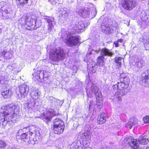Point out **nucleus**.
<instances>
[{"label": "nucleus", "mask_w": 149, "mask_h": 149, "mask_svg": "<svg viewBox=\"0 0 149 149\" xmlns=\"http://www.w3.org/2000/svg\"><path fill=\"white\" fill-rule=\"evenodd\" d=\"M17 108V106L13 104L2 107L0 112V124L5 126L8 123L16 121L19 117L15 113Z\"/></svg>", "instance_id": "f257e3e1"}, {"label": "nucleus", "mask_w": 149, "mask_h": 149, "mask_svg": "<svg viewBox=\"0 0 149 149\" xmlns=\"http://www.w3.org/2000/svg\"><path fill=\"white\" fill-rule=\"evenodd\" d=\"M129 85L125 84L122 81L120 82H118L116 84H115L113 86L114 90L116 91L118 89L120 90L118 91L114 95V99L121 102L122 97L127 94L129 92V90L128 88Z\"/></svg>", "instance_id": "f03ea898"}, {"label": "nucleus", "mask_w": 149, "mask_h": 149, "mask_svg": "<svg viewBox=\"0 0 149 149\" xmlns=\"http://www.w3.org/2000/svg\"><path fill=\"white\" fill-rule=\"evenodd\" d=\"M86 89L87 95L88 97L87 102L89 101L90 102L91 104L89 105V108H90L93 105V101L89 99V98L91 99L93 95H95L96 100H97L98 97L100 98L102 96L96 85L91 81L88 82Z\"/></svg>", "instance_id": "7ed1b4c3"}, {"label": "nucleus", "mask_w": 149, "mask_h": 149, "mask_svg": "<svg viewBox=\"0 0 149 149\" xmlns=\"http://www.w3.org/2000/svg\"><path fill=\"white\" fill-rule=\"evenodd\" d=\"M21 19L22 20L24 21L25 24L31 27L29 30L37 29L42 24L41 20L33 15L23 17Z\"/></svg>", "instance_id": "20e7f679"}, {"label": "nucleus", "mask_w": 149, "mask_h": 149, "mask_svg": "<svg viewBox=\"0 0 149 149\" xmlns=\"http://www.w3.org/2000/svg\"><path fill=\"white\" fill-rule=\"evenodd\" d=\"M61 34L65 42L70 46H76L79 42V37L73 33H65V32L62 30Z\"/></svg>", "instance_id": "39448f33"}, {"label": "nucleus", "mask_w": 149, "mask_h": 149, "mask_svg": "<svg viewBox=\"0 0 149 149\" xmlns=\"http://www.w3.org/2000/svg\"><path fill=\"white\" fill-rule=\"evenodd\" d=\"M32 127H26L19 130L17 134L21 140L25 142H29L33 140L34 133L31 130Z\"/></svg>", "instance_id": "423d86ee"}, {"label": "nucleus", "mask_w": 149, "mask_h": 149, "mask_svg": "<svg viewBox=\"0 0 149 149\" xmlns=\"http://www.w3.org/2000/svg\"><path fill=\"white\" fill-rule=\"evenodd\" d=\"M64 50L61 48H55L52 50L49 54L50 59L52 61H58L63 59Z\"/></svg>", "instance_id": "0eeeda50"}, {"label": "nucleus", "mask_w": 149, "mask_h": 149, "mask_svg": "<svg viewBox=\"0 0 149 149\" xmlns=\"http://www.w3.org/2000/svg\"><path fill=\"white\" fill-rule=\"evenodd\" d=\"M129 140L130 139H129ZM127 141L131 147L134 149H136L138 148L139 143L145 145L149 141L148 139H147L145 136H142L140 137V139L139 141L135 139H132L130 142V143L127 140Z\"/></svg>", "instance_id": "6e6552de"}, {"label": "nucleus", "mask_w": 149, "mask_h": 149, "mask_svg": "<svg viewBox=\"0 0 149 149\" xmlns=\"http://www.w3.org/2000/svg\"><path fill=\"white\" fill-rule=\"evenodd\" d=\"M106 20V19H104L102 22L101 29L102 31L105 33H111L115 32L117 29V27L113 25H111L110 26L109 24L105 22Z\"/></svg>", "instance_id": "1a4fd4ad"}, {"label": "nucleus", "mask_w": 149, "mask_h": 149, "mask_svg": "<svg viewBox=\"0 0 149 149\" xmlns=\"http://www.w3.org/2000/svg\"><path fill=\"white\" fill-rule=\"evenodd\" d=\"M122 5L125 9L131 10L136 6V2L135 0H124Z\"/></svg>", "instance_id": "9d476101"}, {"label": "nucleus", "mask_w": 149, "mask_h": 149, "mask_svg": "<svg viewBox=\"0 0 149 149\" xmlns=\"http://www.w3.org/2000/svg\"><path fill=\"white\" fill-rule=\"evenodd\" d=\"M19 91L16 92L19 98L23 97L27 94L29 91V86L25 84L20 85L19 87Z\"/></svg>", "instance_id": "9b49d317"}, {"label": "nucleus", "mask_w": 149, "mask_h": 149, "mask_svg": "<svg viewBox=\"0 0 149 149\" xmlns=\"http://www.w3.org/2000/svg\"><path fill=\"white\" fill-rule=\"evenodd\" d=\"M43 19L48 24L47 30L49 32L51 31L54 27V25L55 24L54 19V17L47 16H44Z\"/></svg>", "instance_id": "f8f14e48"}, {"label": "nucleus", "mask_w": 149, "mask_h": 149, "mask_svg": "<svg viewBox=\"0 0 149 149\" xmlns=\"http://www.w3.org/2000/svg\"><path fill=\"white\" fill-rule=\"evenodd\" d=\"M54 114V111L51 110L47 111L46 113L42 114V117L47 123L50 121Z\"/></svg>", "instance_id": "ddd939ff"}, {"label": "nucleus", "mask_w": 149, "mask_h": 149, "mask_svg": "<svg viewBox=\"0 0 149 149\" xmlns=\"http://www.w3.org/2000/svg\"><path fill=\"white\" fill-rule=\"evenodd\" d=\"M86 25L85 26V22L83 21L79 22L78 23L76 24L75 26L74 27V29L77 30V32L80 33L83 31L85 27L89 24L87 23Z\"/></svg>", "instance_id": "4468645a"}, {"label": "nucleus", "mask_w": 149, "mask_h": 149, "mask_svg": "<svg viewBox=\"0 0 149 149\" xmlns=\"http://www.w3.org/2000/svg\"><path fill=\"white\" fill-rule=\"evenodd\" d=\"M82 136H83L82 141L83 145L84 146V145H87V146H88L91 137L90 132L87 131L84 134H82Z\"/></svg>", "instance_id": "2eb2a0df"}, {"label": "nucleus", "mask_w": 149, "mask_h": 149, "mask_svg": "<svg viewBox=\"0 0 149 149\" xmlns=\"http://www.w3.org/2000/svg\"><path fill=\"white\" fill-rule=\"evenodd\" d=\"M95 51L97 53H98L100 51V54L101 55L104 57L106 56L111 57L114 54V53L106 48H103L101 50L99 49L98 50H96Z\"/></svg>", "instance_id": "dca6fc26"}, {"label": "nucleus", "mask_w": 149, "mask_h": 149, "mask_svg": "<svg viewBox=\"0 0 149 149\" xmlns=\"http://www.w3.org/2000/svg\"><path fill=\"white\" fill-rule=\"evenodd\" d=\"M88 67H90L89 68V72L90 73H95L96 71V68L97 65V64L94 61L93 62L91 59L87 60V61Z\"/></svg>", "instance_id": "f3484780"}, {"label": "nucleus", "mask_w": 149, "mask_h": 149, "mask_svg": "<svg viewBox=\"0 0 149 149\" xmlns=\"http://www.w3.org/2000/svg\"><path fill=\"white\" fill-rule=\"evenodd\" d=\"M144 65L145 62L143 60H135L132 63V65L137 68V71L140 70Z\"/></svg>", "instance_id": "a211bd4d"}, {"label": "nucleus", "mask_w": 149, "mask_h": 149, "mask_svg": "<svg viewBox=\"0 0 149 149\" xmlns=\"http://www.w3.org/2000/svg\"><path fill=\"white\" fill-rule=\"evenodd\" d=\"M53 131L54 133L60 134L63 132L64 125H61L53 126Z\"/></svg>", "instance_id": "6ab92c4d"}, {"label": "nucleus", "mask_w": 149, "mask_h": 149, "mask_svg": "<svg viewBox=\"0 0 149 149\" xmlns=\"http://www.w3.org/2000/svg\"><path fill=\"white\" fill-rule=\"evenodd\" d=\"M35 100L30 99L27 101V103L26 104V106L28 109H35L36 106L35 105Z\"/></svg>", "instance_id": "aec40b11"}, {"label": "nucleus", "mask_w": 149, "mask_h": 149, "mask_svg": "<svg viewBox=\"0 0 149 149\" xmlns=\"http://www.w3.org/2000/svg\"><path fill=\"white\" fill-rule=\"evenodd\" d=\"M146 73H143L142 74L143 77V84L145 87L149 86V73L148 74H146Z\"/></svg>", "instance_id": "412c9836"}, {"label": "nucleus", "mask_w": 149, "mask_h": 149, "mask_svg": "<svg viewBox=\"0 0 149 149\" xmlns=\"http://www.w3.org/2000/svg\"><path fill=\"white\" fill-rule=\"evenodd\" d=\"M12 94L11 91L8 88L4 89L1 93V95L5 98H8L10 97Z\"/></svg>", "instance_id": "4be33fe9"}, {"label": "nucleus", "mask_w": 149, "mask_h": 149, "mask_svg": "<svg viewBox=\"0 0 149 149\" xmlns=\"http://www.w3.org/2000/svg\"><path fill=\"white\" fill-rule=\"evenodd\" d=\"M30 95L31 97L30 99L36 100L38 99L40 96L38 91L37 90H33L30 92Z\"/></svg>", "instance_id": "5701e85b"}, {"label": "nucleus", "mask_w": 149, "mask_h": 149, "mask_svg": "<svg viewBox=\"0 0 149 149\" xmlns=\"http://www.w3.org/2000/svg\"><path fill=\"white\" fill-rule=\"evenodd\" d=\"M104 113H102L98 117L97 121L99 124H102L104 123L106 120V118L105 116H104Z\"/></svg>", "instance_id": "b1692460"}, {"label": "nucleus", "mask_w": 149, "mask_h": 149, "mask_svg": "<svg viewBox=\"0 0 149 149\" xmlns=\"http://www.w3.org/2000/svg\"><path fill=\"white\" fill-rule=\"evenodd\" d=\"M1 56H3L4 59H9L12 56V54L9 52L4 51L0 53Z\"/></svg>", "instance_id": "393cba45"}, {"label": "nucleus", "mask_w": 149, "mask_h": 149, "mask_svg": "<svg viewBox=\"0 0 149 149\" xmlns=\"http://www.w3.org/2000/svg\"><path fill=\"white\" fill-rule=\"evenodd\" d=\"M48 100L50 103H52V106L57 105L58 104L57 103L59 101V100L58 99L54 98L52 96L49 97L48 98Z\"/></svg>", "instance_id": "a878e982"}, {"label": "nucleus", "mask_w": 149, "mask_h": 149, "mask_svg": "<svg viewBox=\"0 0 149 149\" xmlns=\"http://www.w3.org/2000/svg\"><path fill=\"white\" fill-rule=\"evenodd\" d=\"M17 65L15 63H13L11 65L8 66L6 68V70L9 72H11L13 70L16 71Z\"/></svg>", "instance_id": "bb28decb"}, {"label": "nucleus", "mask_w": 149, "mask_h": 149, "mask_svg": "<svg viewBox=\"0 0 149 149\" xmlns=\"http://www.w3.org/2000/svg\"><path fill=\"white\" fill-rule=\"evenodd\" d=\"M80 12L81 16L84 18H86L88 17L90 13V10L88 9H87L85 10H81Z\"/></svg>", "instance_id": "cd10ccee"}, {"label": "nucleus", "mask_w": 149, "mask_h": 149, "mask_svg": "<svg viewBox=\"0 0 149 149\" xmlns=\"http://www.w3.org/2000/svg\"><path fill=\"white\" fill-rule=\"evenodd\" d=\"M53 126L61 125H64L63 122L59 118H56L53 120Z\"/></svg>", "instance_id": "c85d7f7f"}, {"label": "nucleus", "mask_w": 149, "mask_h": 149, "mask_svg": "<svg viewBox=\"0 0 149 149\" xmlns=\"http://www.w3.org/2000/svg\"><path fill=\"white\" fill-rule=\"evenodd\" d=\"M120 76L121 78L120 79V81H122V82L129 85L130 81L129 77L127 76L124 77L123 76V74H121Z\"/></svg>", "instance_id": "c756f323"}, {"label": "nucleus", "mask_w": 149, "mask_h": 149, "mask_svg": "<svg viewBox=\"0 0 149 149\" xmlns=\"http://www.w3.org/2000/svg\"><path fill=\"white\" fill-rule=\"evenodd\" d=\"M104 57L103 56H101L98 57L97 59V63L100 66H102L104 64Z\"/></svg>", "instance_id": "7c9ffc66"}, {"label": "nucleus", "mask_w": 149, "mask_h": 149, "mask_svg": "<svg viewBox=\"0 0 149 149\" xmlns=\"http://www.w3.org/2000/svg\"><path fill=\"white\" fill-rule=\"evenodd\" d=\"M59 13L62 16H64V17H67L68 16V13H67V9L65 8H62L59 11Z\"/></svg>", "instance_id": "2f4dec72"}, {"label": "nucleus", "mask_w": 149, "mask_h": 149, "mask_svg": "<svg viewBox=\"0 0 149 149\" xmlns=\"http://www.w3.org/2000/svg\"><path fill=\"white\" fill-rule=\"evenodd\" d=\"M135 119V122H133L132 121H130L125 124V126L131 129L132 126L137 123V121Z\"/></svg>", "instance_id": "473e14b6"}, {"label": "nucleus", "mask_w": 149, "mask_h": 149, "mask_svg": "<svg viewBox=\"0 0 149 149\" xmlns=\"http://www.w3.org/2000/svg\"><path fill=\"white\" fill-rule=\"evenodd\" d=\"M122 59L121 57H116L115 58V62L117 64V65L118 67L120 66L122 63L120 61Z\"/></svg>", "instance_id": "72a5a7b5"}, {"label": "nucleus", "mask_w": 149, "mask_h": 149, "mask_svg": "<svg viewBox=\"0 0 149 149\" xmlns=\"http://www.w3.org/2000/svg\"><path fill=\"white\" fill-rule=\"evenodd\" d=\"M18 5L23 6L27 3L29 0H16Z\"/></svg>", "instance_id": "f704fd0d"}, {"label": "nucleus", "mask_w": 149, "mask_h": 149, "mask_svg": "<svg viewBox=\"0 0 149 149\" xmlns=\"http://www.w3.org/2000/svg\"><path fill=\"white\" fill-rule=\"evenodd\" d=\"M36 74L39 75L40 79L44 80V70H42L40 71H38L36 72Z\"/></svg>", "instance_id": "c9c22d12"}, {"label": "nucleus", "mask_w": 149, "mask_h": 149, "mask_svg": "<svg viewBox=\"0 0 149 149\" xmlns=\"http://www.w3.org/2000/svg\"><path fill=\"white\" fill-rule=\"evenodd\" d=\"M140 41L144 43V44L146 43V42H149V39L147 38L146 36H144L140 39Z\"/></svg>", "instance_id": "e433bc0d"}, {"label": "nucleus", "mask_w": 149, "mask_h": 149, "mask_svg": "<svg viewBox=\"0 0 149 149\" xmlns=\"http://www.w3.org/2000/svg\"><path fill=\"white\" fill-rule=\"evenodd\" d=\"M7 146L6 143L2 141H0V149H4Z\"/></svg>", "instance_id": "4c0bfd02"}, {"label": "nucleus", "mask_w": 149, "mask_h": 149, "mask_svg": "<svg viewBox=\"0 0 149 149\" xmlns=\"http://www.w3.org/2000/svg\"><path fill=\"white\" fill-rule=\"evenodd\" d=\"M100 99H102V97L100 98L98 97L97 100H98V101H97L96 104L98 106L101 107L102 105L103 102L102 100H100Z\"/></svg>", "instance_id": "58836bf2"}, {"label": "nucleus", "mask_w": 149, "mask_h": 149, "mask_svg": "<svg viewBox=\"0 0 149 149\" xmlns=\"http://www.w3.org/2000/svg\"><path fill=\"white\" fill-rule=\"evenodd\" d=\"M144 123H149V115H147L144 116L143 119Z\"/></svg>", "instance_id": "ea45409f"}, {"label": "nucleus", "mask_w": 149, "mask_h": 149, "mask_svg": "<svg viewBox=\"0 0 149 149\" xmlns=\"http://www.w3.org/2000/svg\"><path fill=\"white\" fill-rule=\"evenodd\" d=\"M7 81L5 79V78L3 76H0V83L1 84H5Z\"/></svg>", "instance_id": "a19ab883"}, {"label": "nucleus", "mask_w": 149, "mask_h": 149, "mask_svg": "<svg viewBox=\"0 0 149 149\" xmlns=\"http://www.w3.org/2000/svg\"><path fill=\"white\" fill-rule=\"evenodd\" d=\"M44 81H46L48 79V74L46 71L44 70Z\"/></svg>", "instance_id": "79ce46f5"}, {"label": "nucleus", "mask_w": 149, "mask_h": 149, "mask_svg": "<svg viewBox=\"0 0 149 149\" xmlns=\"http://www.w3.org/2000/svg\"><path fill=\"white\" fill-rule=\"evenodd\" d=\"M33 76H35V77L37 79H40V77H39V75L36 74V73H35L34 74H33Z\"/></svg>", "instance_id": "37998d69"}, {"label": "nucleus", "mask_w": 149, "mask_h": 149, "mask_svg": "<svg viewBox=\"0 0 149 149\" xmlns=\"http://www.w3.org/2000/svg\"><path fill=\"white\" fill-rule=\"evenodd\" d=\"M49 1L52 3V4H54L56 3V0H49Z\"/></svg>", "instance_id": "c03bdc74"}, {"label": "nucleus", "mask_w": 149, "mask_h": 149, "mask_svg": "<svg viewBox=\"0 0 149 149\" xmlns=\"http://www.w3.org/2000/svg\"><path fill=\"white\" fill-rule=\"evenodd\" d=\"M85 146V147L84 149H92V148L90 147H87V145H84Z\"/></svg>", "instance_id": "a18cd8bd"}, {"label": "nucleus", "mask_w": 149, "mask_h": 149, "mask_svg": "<svg viewBox=\"0 0 149 149\" xmlns=\"http://www.w3.org/2000/svg\"><path fill=\"white\" fill-rule=\"evenodd\" d=\"M3 12V14L4 13H7L8 10H5Z\"/></svg>", "instance_id": "49530a36"}, {"label": "nucleus", "mask_w": 149, "mask_h": 149, "mask_svg": "<svg viewBox=\"0 0 149 149\" xmlns=\"http://www.w3.org/2000/svg\"><path fill=\"white\" fill-rule=\"evenodd\" d=\"M101 149H109L107 147H104L103 148Z\"/></svg>", "instance_id": "de8ad7c7"}, {"label": "nucleus", "mask_w": 149, "mask_h": 149, "mask_svg": "<svg viewBox=\"0 0 149 149\" xmlns=\"http://www.w3.org/2000/svg\"><path fill=\"white\" fill-rule=\"evenodd\" d=\"M29 127H30V126H29ZM31 127H32L31 130L32 131V132H33H33H34V131H33V130H32L33 129H34V127H31Z\"/></svg>", "instance_id": "09e8293b"}, {"label": "nucleus", "mask_w": 149, "mask_h": 149, "mask_svg": "<svg viewBox=\"0 0 149 149\" xmlns=\"http://www.w3.org/2000/svg\"><path fill=\"white\" fill-rule=\"evenodd\" d=\"M118 41H120L121 42H122L123 41L122 40L120 39L118 40Z\"/></svg>", "instance_id": "8fccbe9b"}, {"label": "nucleus", "mask_w": 149, "mask_h": 149, "mask_svg": "<svg viewBox=\"0 0 149 149\" xmlns=\"http://www.w3.org/2000/svg\"><path fill=\"white\" fill-rule=\"evenodd\" d=\"M118 43H117L116 44V47H118Z\"/></svg>", "instance_id": "3c124183"}, {"label": "nucleus", "mask_w": 149, "mask_h": 149, "mask_svg": "<svg viewBox=\"0 0 149 149\" xmlns=\"http://www.w3.org/2000/svg\"><path fill=\"white\" fill-rule=\"evenodd\" d=\"M1 32V29L0 28V33Z\"/></svg>", "instance_id": "603ef678"}, {"label": "nucleus", "mask_w": 149, "mask_h": 149, "mask_svg": "<svg viewBox=\"0 0 149 149\" xmlns=\"http://www.w3.org/2000/svg\"><path fill=\"white\" fill-rule=\"evenodd\" d=\"M23 24H24V23H22Z\"/></svg>", "instance_id": "864d4df0"}]
</instances>
